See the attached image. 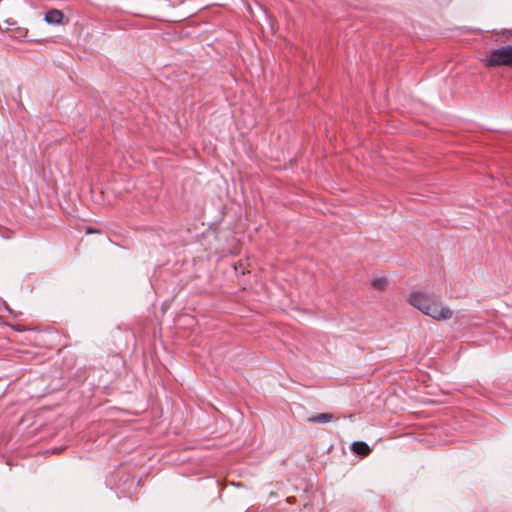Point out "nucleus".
Returning a JSON list of instances; mask_svg holds the SVG:
<instances>
[{"mask_svg":"<svg viewBox=\"0 0 512 512\" xmlns=\"http://www.w3.org/2000/svg\"><path fill=\"white\" fill-rule=\"evenodd\" d=\"M334 420V415L332 413H320L308 418V421L311 423L325 424Z\"/></svg>","mask_w":512,"mask_h":512,"instance_id":"5","label":"nucleus"},{"mask_svg":"<svg viewBox=\"0 0 512 512\" xmlns=\"http://www.w3.org/2000/svg\"><path fill=\"white\" fill-rule=\"evenodd\" d=\"M504 34L507 35V38H512V30H508V31L504 32Z\"/></svg>","mask_w":512,"mask_h":512,"instance_id":"7","label":"nucleus"},{"mask_svg":"<svg viewBox=\"0 0 512 512\" xmlns=\"http://www.w3.org/2000/svg\"><path fill=\"white\" fill-rule=\"evenodd\" d=\"M93 232V229H88L87 230V233H92Z\"/></svg>","mask_w":512,"mask_h":512,"instance_id":"8","label":"nucleus"},{"mask_svg":"<svg viewBox=\"0 0 512 512\" xmlns=\"http://www.w3.org/2000/svg\"><path fill=\"white\" fill-rule=\"evenodd\" d=\"M408 302L423 314L437 321L448 320L453 316V311L449 307L443 306L434 294L413 291L409 295Z\"/></svg>","mask_w":512,"mask_h":512,"instance_id":"1","label":"nucleus"},{"mask_svg":"<svg viewBox=\"0 0 512 512\" xmlns=\"http://www.w3.org/2000/svg\"><path fill=\"white\" fill-rule=\"evenodd\" d=\"M64 19V14L62 11L58 9H51L45 13L44 20L51 25H59L62 24Z\"/></svg>","mask_w":512,"mask_h":512,"instance_id":"3","label":"nucleus"},{"mask_svg":"<svg viewBox=\"0 0 512 512\" xmlns=\"http://www.w3.org/2000/svg\"><path fill=\"white\" fill-rule=\"evenodd\" d=\"M372 285L373 287H375L376 289H379V290H382L385 288L386 286V280L385 279H382V278H377V279H374L373 282H372Z\"/></svg>","mask_w":512,"mask_h":512,"instance_id":"6","label":"nucleus"},{"mask_svg":"<svg viewBox=\"0 0 512 512\" xmlns=\"http://www.w3.org/2000/svg\"><path fill=\"white\" fill-rule=\"evenodd\" d=\"M486 67L512 68V45L502 46L491 50L483 60Z\"/></svg>","mask_w":512,"mask_h":512,"instance_id":"2","label":"nucleus"},{"mask_svg":"<svg viewBox=\"0 0 512 512\" xmlns=\"http://www.w3.org/2000/svg\"><path fill=\"white\" fill-rule=\"evenodd\" d=\"M351 450L353 453H355L359 456H362V457H366L371 453L370 447L368 446L367 443H365L363 441L354 442L351 445Z\"/></svg>","mask_w":512,"mask_h":512,"instance_id":"4","label":"nucleus"}]
</instances>
